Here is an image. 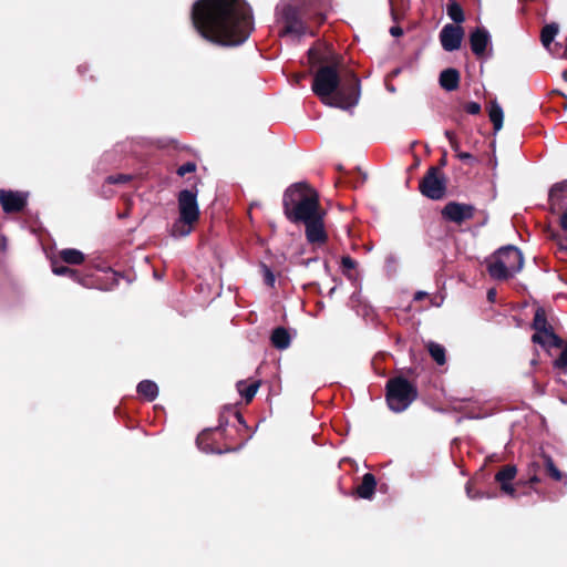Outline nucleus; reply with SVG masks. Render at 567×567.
Returning <instances> with one entry per match:
<instances>
[{"label": "nucleus", "mask_w": 567, "mask_h": 567, "mask_svg": "<svg viewBox=\"0 0 567 567\" xmlns=\"http://www.w3.org/2000/svg\"><path fill=\"white\" fill-rule=\"evenodd\" d=\"M555 367L567 371V348L561 351L559 358L555 361Z\"/></svg>", "instance_id": "33"}, {"label": "nucleus", "mask_w": 567, "mask_h": 567, "mask_svg": "<svg viewBox=\"0 0 567 567\" xmlns=\"http://www.w3.org/2000/svg\"><path fill=\"white\" fill-rule=\"evenodd\" d=\"M195 169H196V165L194 163H192V162H188V163H185V164H183L182 166L178 167L177 174L179 176H184V175H186L188 173L195 172Z\"/></svg>", "instance_id": "31"}, {"label": "nucleus", "mask_w": 567, "mask_h": 567, "mask_svg": "<svg viewBox=\"0 0 567 567\" xmlns=\"http://www.w3.org/2000/svg\"><path fill=\"white\" fill-rule=\"evenodd\" d=\"M446 11L450 19L453 20L455 23H462L465 19L463 9L455 1H452L447 4Z\"/></svg>", "instance_id": "27"}, {"label": "nucleus", "mask_w": 567, "mask_h": 567, "mask_svg": "<svg viewBox=\"0 0 567 567\" xmlns=\"http://www.w3.org/2000/svg\"><path fill=\"white\" fill-rule=\"evenodd\" d=\"M450 144H451V146H452V148H453L454 151H457V150H458V143H457L456 138L454 140V143H450Z\"/></svg>", "instance_id": "46"}, {"label": "nucleus", "mask_w": 567, "mask_h": 567, "mask_svg": "<svg viewBox=\"0 0 567 567\" xmlns=\"http://www.w3.org/2000/svg\"><path fill=\"white\" fill-rule=\"evenodd\" d=\"M524 265L520 250L514 246L498 249L487 259V270L492 278L505 280L519 272Z\"/></svg>", "instance_id": "4"}, {"label": "nucleus", "mask_w": 567, "mask_h": 567, "mask_svg": "<svg viewBox=\"0 0 567 567\" xmlns=\"http://www.w3.org/2000/svg\"><path fill=\"white\" fill-rule=\"evenodd\" d=\"M474 213L475 207L473 205L456 202L446 204L442 210L445 219L456 224H462L463 221L473 218Z\"/></svg>", "instance_id": "9"}, {"label": "nucleus", "mask_w": 567, "mask_h": 567, "mask_svg": "<svg viewBox=\"0 0 567 567\" xmlns=\"http://www.w3.org/2000/svg\"><path fill=\"white\" fill-rule=\"evenodd\" d=\"M489 41V33L485 29L477 28L471 33L470 37V43L473 53L477 56H482L485 53Z\"/></svg>", "instance_id": "14"}, {"label": "nucleus", "mask_w": 567, "mask_h": 567, "mask_svg": "<svg viewBox=\"0 0 567 567\" xmlns=\"http://www.w3.org/2000/svg\"><path fill=\"white\" fill-rule=\"evenodd\" d=\"M284 209L293 223H306L323 215L317 192L305 183H297L286 190Z\"/></svg>", "instance_id": "3"}, {"label": "nucleus", "mask_w": 567, "mask_h": 567, "mask_svg": "<svg viewBox=\"0 0 567 567\" xmlns=\"http://www.w3.org/2000/svg\"><path fill=\"white\" fill-rule=\"evenodd\" d=\"M60 257L64 262L70 265H80L84 261L83 252L73 248L61 250Z\"/></svg>", "instance_id": "22"}, {"label": "nucleus", "mask_w": 567, "mask_h": 567, "mask_svg": "<svg viewBox=\"0 0 567 567\" xmlns=\"http://www.w3.org/2000/svg\"><path fill=\"white\" fill-rule=\"evenodd\" d=\"M533 328L536 332L551 328L547 322L546 312L543 308H537L534 316Z\"/></svg>", "instance_id": "25"}, {"label": "nucleus", "mask_w": 567, "mask_h": 567, "mask_svg": "<svg viewBox=\"0 0 567 567\" xmlns=\"http://www.w3.org/2000/svg\"><path fill=\"white\" fill-rule=\"evenodd\" d=\"M131 178H132L131 175L120 174V175H116V176L107 177V182L110 184H121V183H126V182L131 181Z\"/></svg>", "instance_id": "32"}, {"label": "nucleus", "mask_w": 567, "mask_h": 567, "mask_svg": "<svg viewBox=\"0 0 567 567\" xmlns=\"http://www.w3.org/2000/svg\"><path fill=\"white\" fill-rule=\"evenodd\" d=\"M464 31L462 27L454 24H446L440 33V40L445 51L452 52L460 49Z\"/></svg>", "instance_id": "10"}, {"label": "nucleus", "mask_w": 567, "mask_h": 567, "mask_svg": "<svg viewBox=\"0 0 567 567\" xmlns=\"http://www.w3.org/2000/svg\"><path fill=\"white\" fill-rule=\"evenodd\" d=\"M446 189L444 175L436 168L431 167L420 184L421 193L431 199H441Z\"/></svg>", "instance_id": "7"}, {"label": "nucleus", "mask_w": 567, "mask_h": 567, "mask_svg": "<svg viewBox=\"0 0 567 567\" xmlns=\"http://www.w3.org/2000/svg\"><path fill=\"white\" fill-rule=\"evenodd\" d=\"M342 266L348 269H353L355 267V262L350 257H342Z\"/></svg>", "instance_id": "36"}, {"label": "nucleus", "mask_w": 567, "mask_h": 567, "mask_svg": "<svg viewBox=\"0 0 567 567\" xmlns=\"http://www.w3.org/2000/svg\"><path fill=\"white\" fill-rule=\"evenodd\" d=\"M488 115L495 132H498L503 127L504 113L502 106L496 101L491 102Z\"/></svg>", "instance_id": "19"}, {"label": "nucleus", "mask_w": 567, "mask_h": 567, "mask_svg": "<svg viewBox=\"0 0 567 567\" xmlns=\"http://www.w3.org/2000/svg\"><path fill=\"white\" fill-rule=\"evenodd\" d=\"M558 31H559V27L557 23H550L543 28L542 34H540V40H542L543 45L546 49H548V50L550 49V44L553 43Z\"/></svg>", "instance_id": "21"}, {"label": "nucleus", "mask_w": 567, "mask_h": 567, "mask_svg": "<svg viewBox=\"0 0 567 567\" xmlns=\"http://www.w3.org/2000/svg\"><path fill=\"white\" fill-rule=\"evenodd\" d=\"M495 296H496L495 290H489V291L487 292V297H488V299H489L491 301H493V300H494Z\"/></svg>", "instance_id": "43"}, {"label": "nucleus", "mask_w": 567, "mask_h": 567, "mask_svg": "<svg viewBox=\"0 0 567 567\" xmlns=\"http://www.w3.org/2000/svg\"><path fill=\"white\" fill-rule=\"evenodd\" d=\"M445 136L446 138L449 140L450 143H454V140H455V135L453 132L451 131H445Z\"/></svg>", "instance_id": "39"}, {"label": "nucleus", "mask_w": 567, "mask_h": 567, "mask_svg": "<svg viewBox=\"0 0 567 567\" xmlns=\"http://www.w3.org/2000/svg\"><path fill=\"white\" fill-rule=\"evenodd\" d=\"M205 435L204 434H200L198 437H197V445L200 450H203L204 452L208 453V452H212V450H208L207 447H204L202 445L203 443V440H204Z\"/></svg>", "instance_id": "37"}, {"label": "nucleus", "mask_w": 567, "mask_h": 567, "mask_svg": "<svg viewBox=\"0 0 567 567\" xmlns=\"http://www.w3.org/2000/svg\"><path fill=\"white\" fill-rule=\"evenodd\" d=\"M282 20H284V33L291 34L295 37H301L307 34L308 27L300 19L298 11L292 7H286L282 11Z\"/></svg>", "instance_id": "8"}, {"label": "nucleus", "mask_w": 567, "mask_h": 567, "mask_svg": "<svg viewBox=\"0 0 567 567\" xmlns=\"http://www.w3.org/2000/svg\"><path fill=\"white\" fill-rule=\"evenodd\" d=\"M567 203V181L557 183L549 190L550 210L556 213Z\"/></svg>", "instance_id": "13"}, {"label": "nucleus", "mask_w": 567, "mask_h": 567, "mask_svg": "<svg viewBox=\"0 0 567 567\" xmlns=\"http://www.w3.org/2000/svg\"><path fill=\"white\" fill-rule=\"evenodd\" d=\"M538 482H539V478L535 474L529 478V483H532V484H535V483H538Z\"/></svg>", "instance_id": "44"}, {"label": "nucleus", "mask_w": 567, "mask_h": 567, "mask_svg": "<svg viewBox=\"0 0 567 567\" xmlns=\"http://www.w3.org/2000/svg\"><path fill=\"white\" fill-rule=\"evenodd\" d=\"M457 156L462 161L472 158V155L470 153H460Z\"/></svg>", "instance_id": "41"}, {"label": "nucleus", "mask_w": 567, "mask_h": 567, "mask_svg": "<svg viewBox=\"0 0 567 567\" xmlns=\"http://www.w3.org/2000/svg\"><path fill=\"white\" fill-rule=\"evenodd\" d=\"M559 246H560V248H563V249H567V243L565 244V243H563V241H559Z\"/></svg>", "instance_id": "47"}, {"label": "nucleus", "mask_w": 567, "mask_h": 567, "mask_svg": "<svg viewBox=\"0 0 567 567\" xmlns=\"http://www.w3.org/2000/svg\"><path fill=\"white\" fill-rule=\"evenodd\" d=\"M0 204L6 213L20 212L27 204V197L20 192L0 190Z\"/></svg>", "instance_id": "11"}, {"label": "nucleus", "mask_w": 567, "mask_h": 567, "mask_svg": "<svg viewBox=\"0 0 567 567\" xmlns=\"http://www.w3.org/2000/svg\"><path fill=\"white\" fill-rule=\"evenodd\" d=\"M306 225V236L311 244H323L327 234L323 227V215L303 223Z\"/></svg>", "instance_id": "12"}, {"label": "nucleus", "mask_w": 567, "mask_h": 567, "mask_svg": "<svg viewBox=\"0 0 567 567\" xmlns=\"http://www.w3.org/2000/svg\"><path fill=\"white\" fill-rule=\"evenodd\" d=\"M517 473V468L514 465H507L497 472L495 480L498 483L512 482Z\"/></svg>", "instance_id": "26"}, {"label": "nucleus", "mask_w": 567, "mask_h": 567, "mask_svg": "<svg viewBox=\"0 0 567 567\" xmlns=\"http://www.w3.org/2000/svg\"><path fill=\"white\" fill-rule=\"evenodd\" d=\"M261 270H262L265 282L268 286L272 287L275 285V281H276L274 272L266 265L261 266Z\"/></svg>", "instance_id": "30"}, {"label": "nucleus", "mask_w": 567, "mask_h": 567, "mask_svg": "<svg viewBox=\"0 0 567 567\" xmlns=\"http://www.w3.org/2000/svg\"><path fill=\"white\" fill-rule=\"evenodd\" d=\"M466 493H467L468 497L474 498V496L472 495V489H471L470 484L466 485Z\"/></svg>", "instance_id": "45"}, {"label": "nucleus", "mask_w": 567, "mask_h": 567, "mask_svg": "<svg viewBox=\"0 0 567 567\" xmlns=\"http://www.w3.org/2000/svg\"><path fill=\"white\" fill-rule=\"evenodd\" d=\"M391 34L392 35H400L402 33V30L398 27H392L391 30H390Z\"/></svg>", "instance_id": "40"}, {"label": "nucleus", "mask_w": 567, "mask_h": 567, "mask_svg": "<svg viewBox=\"0 0 567 567\" xmlns=\"http://www.w3.org/2000/svg\"><path fill=\"white\" fill-rule=\"evenodd\" d=\"M377 481L371 473H367L362 477L361 484L357 487V493L361 498L370 499L375 491Z\"/></svg>", "instance_id": "17"}, {"label": "nucleus", "mask_w": 567, "mask_h": 567, "mask_svg": "<svg viewBox=\"0 0 567 567\" xmlns=\"http://www.w3.org/2000/svg\"><path fill=\"white\" fill-rule=\"evenodd\" d=\"M563 78H564V80H566V81H567V71H564V72H563Z\"/></svg>", "instance_id": "48"}, {"label": "nucleus", "mask_w": 567, "mask_h": 567, "mask_svg": "<svg viewBox=\"0 0 567 567\" xmlns=\"http://www.w3.org/2000/svg\"><path fill=\"white\" fill-rule=\"evenodd\" d=\"M258 388H259V382L246 384L245 381H239L237 383L238 392L247 402H249L254 399V396L257 393Z\"/></svg>", "instance_id": "23"}, {"label": "nucleus", "mask_w": 567, "mask_h": 567, "mask_svg": "<svg viewBox=\"0 0 567 567\" xmlns=\"http://www.w3.org/2000/svg\"><path fill=\"white\" fill-rule=\"evenodd\" d=\"M464 109L472 115H476L481 112V105L477 102H468Z\"/></svg>", "instance_id": "34"}, {"label": "nucleus", "mask_w": 567, "mask_h": 567, "mask_svg": "<svg viewBox=\"0 0 567 567\" xmlns=\"http://www.w3.org/2000/svg\"><path fill=\"white\" fill-rule=\"evenodd\" d=\"M52 271L58 275V276H62V275H69L73 278H76V272L65 266H58L55 262H53L52 265Z\"/></svg>", "instance_id": "29"}, {"label": "nucleus", "mask_w": 567, "mask_h": 567, "mask_svg": "<svg viewBox=\"0 0 567 567\" xmlns=\"http://www.w3.org/2000/svg\"><path fill=\"white\" fill-rule=\"evenodd\" d=\"M416 398V390L405 379L396 378L386 384V401L394 412H402Z\"/></svg>", "instance_id": "6"}, {"label": "nucleus", "mask_w": 567, "mask_h": 567, "mask_svg": "<svg viewBox=\"0 0 567 567\" xmlns=\"http://www.w3.org/2000/svg\"><path fill=\"white\" fill-rule=\"evenodd\" d=\"M460 73L455 69H446L440 74V85L446 91H454L458 87Z\"/></svg>", "instance_id": "16"}, {"label": "nucleus", "mask_w": 567, "mask_h": 567, "mask_svg": "<svg viewBox=\"0 0 567 567\" xmlns=\"http://www.w3.org/2000/svg\"><path fill=\"white\" fill-rule=\"evenodd\" d=\"M560 226L565 231H567V210L560 217Z\"/></svg>", "instance_id": "38"}, {"label": "nucleus", "mask_w": 567, "mask_h": 567, "mask_svg": "<svg viewBox=\"0 0 567 567\" xmlns=\"http://www.w3.org/2000/svg\"><path fill=\"white\" fill-rule=\"evenodd\" d=\"M271 342L277 349L285 350L290 346L291 338L285 328L279 327L272 331Z\"/></svg>", "instance_id": "18"}, {"label": "nucleus", "mask_w": 567, "mask_h": 567, "mask_svg": "<svg viewBox=\"0 0 567 567\" xmlns=\"http://www.w3.org/2000/svg\"><path fill=\"white\" fill-rule=\"evenodd\" d=\"M427 350L433 358V360L440 364L443 365L446 361L445 358V349L443 346L435 343V342H429L427 343Z\"/></svg>", "instance_id": "24"}, {"label": "nucleus", "mask_w": 567, "mask_h": 567, "mask_svg": "<svg viewBox=\"0 0 567 567\" xmlns=\"http://www.w3.org/2000/svg\"><path fill=\"white\" fill-rule=\"evenodd\" d=\"M311 89L323 104L331 107L349 110L360 99V81L357 75L348 72L341 78L334 65L321 66L313 76Z\"/></svg>", "instance_id": "2"}, {"label": "nucleus", "mask_w": 567, "mask_h": 567, "mask_svg": "<svg viewBox=\"0 0 567 567\" xmlns=\"http://www.w3.org/2000/svg\"><path fill=\"white\" fill-rule=\"evenodd\" d=\"M192 19L198 33L220 45H239L252 30V16L244 0H199Z\"/></svg>", "instance_id": "1"}, {"label": "nucleus", "mask_w": 567, "mask_h": 567, "mask_svg": "<svg viewBox=\"0 0 567 567\" xmlns=\"http://www.w3.org/2000/svg\"><path fill=\"white\" fill-rule=\"evenodd\" d=\"M137 392L148 401H153L158 394V388L155 382L151 380H144L138 383Z\"/></svg>", "instance_id": "20"}, {"label": "nucleus", "mask_w": 567, "mask_h": 567, "mask_svg": "<svg viewBox=\"0 0 567 567\" xmlns=\"http://www.w3.org/2000/svg\"><path fill=\"white\" fill-rule=\"evenodd\" d=\"M178 219L173 224L171 234L175 238L188 236L199 218L197 194L184 189L178 194Z\"/></svg>", "instance_id": "5"}, {"label": "nucleus", "mask_w": 567, "mask_h": 567, "mask_svg": "<svg viewBox=\"0 0 567 567\" xmlns=\"http://www.w3.org/2000/svg\"><path fill=\"white\" fill-rule=\"evenodd\" d=\"M532 340L544 348H559L561 346V340L554 333L551 328L535 332Z\"/></svg>", "instance_id": "15"}, {"label": "nucleus", "mask_w": 567, "mask_h": 567, "mask_svg": "<svg viewBox=\"0 0 567 567\" xmlns=\"http://www.w3.org/2000/svg\"><path fill=\"white\" fill-rule=\"evenodd\" d=\"M501 484V489L511 495L512 497H515L516 494H515V488L514 486L511 484V482H506V483H499Z\"/></svg>", "instance_id": "35"}, {"label": "nucleus", "mask_w": 567, "mask_h": 567, "mask_svg": "<svg viewBox=\"0 0 567 567\" xmlns=\"http://www.w3.org/2000/svg\"><path fill=\"white\" fill-rule=\"evenodd\" d=\"M546 467L549 475L556 481H564L567 484V476H565L554 464L550 457H546Z\"/></svg>", "instance_id": "28"}, {"label": "nucleus", "mask_w": 567, "mask_h": 567, "mask_svg": "<svg viewBox=\"0 0 567 567\" xmlns=\"http://www.w3.org/2000/svg\"><path fill=\"white\" fill-rule=\"evenodd\" d=\"M425 296H426V292H424V291H417V292L415 293V297H414V298H415V300H421V299H423Z\"/></svg>", "instance_id": "42"}]
</instances>
